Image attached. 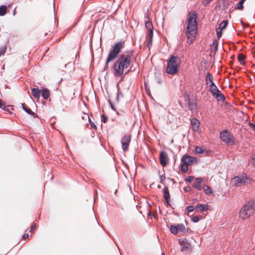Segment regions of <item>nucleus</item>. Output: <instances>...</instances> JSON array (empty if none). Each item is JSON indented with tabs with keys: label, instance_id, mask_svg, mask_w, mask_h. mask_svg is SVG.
<instances>
[{
	"label": "nucleus",
	"instance_id": "obj_24",
	"mask_svg": "<svg viewBox=\"0 0 255 255\" xmlns=\"http://www.w3.org/2000/svg\"><path fill=\"white\" fill-rule=\"evenodd\" d=\"M21 107L23 110L28 114L31 116L34 115V113L32 112L30 109L25 107L23 104H21Z\"/></svg>",
	"mask_w": 255,
	"mask_h": 255
},
{
	"label": "nucleus",
	"instance_id": "obj_31",
	"mask_svg": "<svg viewBox=\"0 0 255 255\" xmlns=\"http://www.w3.org/2000/svg\"><path fill=\"white\" fill-rule=\"evenodd\" d=\"M203 188L206 194H210L212 193V190L209 186H205Z\"/></svg>",
	"mask_w": 255,
	"mask_h": 255
},
{
	"label": "nucleus",
	"instance_id": "obj_42",
	"mask_svg": "<svg viewBox=\"0 0 255 255\" xmlns=\"http://www.w3.org/2000/svg\"><path fill=\"white\" fill-rule=\"evenodd\" d=\"M107 117L105 115H103L102 117V121L104 123H106L107 121Z\"/></svg>",
	"mask_w": 255,
	"mask_h": 255
},
{
	"label": "nucleus",
	"instance_id": "obj_21",
	"mask_svg": "<svg viewBox=\"0 0 255 255\" xmlns=\"http://www.w3.org/2000/svg\"><path fill=\"white\" fill-rule=\"evenodd\" d=\"M170 232L174 235H177L179 232L178 231V228L177 226L171 225L170 227Z\"/></svg>",
	"mask_w": 255,
	"mask_h": 255
},
{
	"label": "nucleus",
	"instance_id": "obj_56",
	"mask_svg": "<svg viewBox=\"0 0 255 255\" xmlns=\"http://www.w3.org/2000/svg\"><path fill=\"white\" fill-rule=\"evenodd\" d=\"M159 211L160 212H161L160 208H159Z\"/></svg>",
	"mask_w": 255,
	"mask_h": 255
},
{
	"label": "nucleus",
	"instance_id": "obj_13",
	"mask_svg": "<svg viewBox=\"0 0 255 255\" xmlns=\"http://www.w3.org/2000/svg\"><path fill=\"white\" fill-rule=\"evenodd\" d=\"M163 192L166 205L167 206H169L171 207V204L170 203V194L168 188L167 187H164L163 189Z\"/></svg>",
	"mask_w": 255,
	"mask_h": 255
},
{
	"label": "nucleus",
	"instance_id": "obj_43",
	"mask_svg": "<svg viewBox=\"0 0 255 255\" xmlns=\"http://www.w3.org/2000/svg\"><path fill=\"white\" fill-rule=\"evenodd\" d=\"M252 163L255 167V153L252 156Z\"/></svg>",
	"mask_w": 255,
	"mask_h": 255
},
{
	"label": "nucleus",
	"instance_id": "obj_45",
	"mask_svg": "<svg viewBox=\"0 0 255 255\" xmlns=\"http://www.w3.org/2000/svg\"><path fill=\"white\" fill-rule=\"evenodd\" d=\"M202 181V179L201 178H197L195 179V182L199 183H201Z\"/></svg>",
	"mask_w": 255,
	"mask_h": 255
},
{
	"label": "nucleus",
	"instance_id": "obj_12",
	"mask_svg": "<svg viewBox=\"0 0 255 255\" xmlns=\"http://www.w3.org/2000/svg\"><path fill=\"white\" fill-rule=\"evenodd\" d=\"M179 244L182 246L181 252H188L192 250L191 244L186 241H179Z\"/></svg>",
	"mask_w": 255,
	"mask_h": 255
},
{
	"label": "nucleus",
	"instance_id": "obj_33",
	"mask_svg": "<svg viewBox=\"0 0 255 255\" xmlns=\"http://www.w3.org/2000/svg\"><path fill=\"white\" fill-rule=\"evenodd\" d=\"M147 37L149 38V40L152 41L153 37V30L148 31V35Z\"/></svg>",
	"mask_w": 255,
	"mask_h": 255
},
{
	"label": "nucleus",
	"instance_id": "obj_5",
	"mask_svg": "<svg viewBox=\"0 0 255 255\" xmlns=\"http://www.w3.org/2000/svg\"><path fill=\"white\" fill-rule=\"evenodd\" d=\"M221 139L228 144H233L234 138L228 130H225L220 132Z\"/></svg>",
	"mask_w": 255,
	"mask_h": 255
},
{
	"label": "nucleus",
	"instance_id": "obj_38",
	"mask_svg": "<svg viewBox=\"0 0 255 255\" xmlns=\"http://www.w3.org/2000/svg\"><path fill=\"white\" fill-rule=\"evenodd\" d=\"M36 224L34 223H32V224L31 225V226L30 228L29 232H31L32 231H33L36 229Z\"/></svg>",
	"mask_w": 255,
	"mask_h": 255
},
{
	"label": "nucleus",
	"instance_id": "obj_20",
	"mask_svg": "<svg viewBox=\"0 0 255 255\" xmlns=\"http://www.w3.org/2000/svg\"><path fill=\"white\" fill-rule=\"evenodd\" d=\"M210 88L212 95L219 92V90L214 83L210 84Z\"/></svg>",
	"mask_w": 255,
	"mask_h": 255
},
{
	"label": "nucleus",
	"instance_id": "obj_17",
	"mask_svg": "<svg viewBox=\"0 0 255 255\" xmlns=\"http://www.w3.org/2000/svg\"><path fill=\"white\" fill-rule=\"evenodd\" d=\"M32 95L35 98L38 99L40 97V90L37 88H33L31 90Z\"/></svg>",
	"mask_w": 255,
	"mask_h": 255
},
{
	"label": "nucleus",
	"instance_id": "obj_18",
	"mask_svg": "<svg viewBox=\"0 0 255 255\" xmlns=\"http://www.w3.org/2000/svg\"><path fill=\"white\" fill-rule=\"evenodd\" d=\"M41 96L44 99L47 100L49 98L50 94L48 89H44L41 90Z\"/></svg>",
	"mask_w": 255,
	"mask_h": 255
},
{
	"label": "nucleus",
	"instance_id": "obj_35",
	"mask_svg": "<svg viewBox=\"0 0 255 255\" xmlns=\"http://www.w3.org/2000/svg\"><path fill=\"white\" fill-rule=\"evenodd\" d=\"M222 30L219 29V28H217L216 29L217 35V37L218 38H220L222 36Z\"/></svg>",
	"mask_w": 255,
	"mask_h": 255
},
{
	"label": "nucleus",
	"instance_id": "obj_3",
	"mask_svg": "<svg viewBox=\"0 0 255 255\" xmlns=\"http://www.w3.org/2000/svg\"><path fill=\"white\" fill-rule=\"evenodd\" d=\"M124 47V44L122 41L118 42L115 44L112 48L110 50L109 54L107 59L105 70H107L109 67V63L112 61L115 60L120 53L122 49Z\"/></svg>",
	"mask_w": 255,
	"mask_h": 255
},
{
	"label": "nucleus",
	"instance_id": "obj_7",
	"mask_svg": "<svg viewBox=\"0 0 255 255\" xmlns=\"http://www.w3.org/2000/svg\"><path fill=\"white\" fill-rule=\"evenodd\" d=\"M199 210H197L198 212L204 213L206 212V213H203L202 215L199 214L195 216L192 219V221L194 223L198 222L200 220L204 219L207 214V211L209 208H199Z\"/></svg>",
	"mask_w": 255,
	"mask_h": 255
},
{
	"label": "nucleus",
	"instance_id": "obj_4",
	"mask_svg": "<svg viewBox=\"0 0 255 255\" xmlns=\"http://www.w3.org/2000/svg\"><path fill=\"white\" fill-rule=\"evenodd\" d=\"M167 62L166 72L170 75L177 73L180 64V59L178 57L171 55Z\"/></svg>",
	"mask_w": 255,
	"mask_h": 255
},
{
	"label": "nucleus",
	"instance_id": "obj_55",
	"mask_svg": "<svg viewBox=\"0 0 255 255\" xmlns=\"http://www.w3.org/2000/svg\"><path fill=\"white\" fill-rule=\"evenodd\" d=\"M162 255H165L164 253H162Z\"/></svg>",
	"mask_w": 255,
	"mask_h": 255
},
{
	"label": "nucleus",
	"instance_id": "obj_34",
	"mask_svg": "<svg viewBox=\"0 0 255 255\" xmlns=\"http://www.w3.org/2000/svg\"><path fill=\"white\" fill-rule=\"evenodd\" d=\"M6 46H2L0 48V56L2 55H3L6 51Z\"/></svg>",
	"mask_w": 255,
	"mask_h": 255
},
{
	"label": "nucleus",
	"instance_id": "obj_39",
	"mask_svg": "<svg viewBox=\"0 0 255 255\" xmlns=\"http://www.w3.org/2000/svg\"><path fill=\"white\" fill-rule=\"evenodd\" d=\"M123 97V95H122V93L120 92V91H118V93H117V97H116V99L119 102V99Z\"/></svg>",
	"mask_w": 255,
	"mask_h": 255
},
{
	"label": "nucleus",
	"instance_id": "obj_37",
	"mask_svg": "<svg viewBox=\"0 0 255 255\" xmlns=\"http://www.w3.org/2000/svg\"><path fill=\"white\" fill-rule=\"evenodd\" d=\"M193 186L195 188H196L198 190H201V186L200 185V183H197L196 182L194 183Z\"/></svg>",
	"mask_w": 255,
	"mask_h": 255
},
{
	"label": "nucleus",
	"instance_id": "obj_53",
	"mask_svg": "<svg viewBox=\"0 0 255 255\" xmlns=\"http://www.w3.org/2000/svg\"><path fill=\"white\" fill-rule=\"evenodd\" d=\"M187 207L191 208V207H193L192 206L189 205V206H188Z\"/></svg>",
	"mask_w": 255,
	"mask_h": 255
},
{
	"label": "nucleus",
	"instance_id": "obj_48",
	"mask_svg": "<svg viewBox=\"0 0 255 255\" xmlns=\"http://www.w3.org/2000/svg\"><path fill=\"white\" fill-rule=\"evenodd\" d=\"M152 45V41H150L149 40L147 44V46L149 48L150 46H151Z\"/></svg>",
	"mask_w": 255,
	"mask_h": 255
},
{
	"label": "nucleus",
	"instance_id": "obj_27",
	"mask_svg": "<svg viewBox=\"0 0 255 255\" xmlns=\"http://www.w3.org/2000/svg\"><path fill=\"white\" fill-rule=\"evenodd\" d=\"M7 12V7L5 5H2L0 7V15L3 16Z\"/></svg>",
	"mask_w": 255,
	"mask_h": 255
},
{
	"label": "nucleus",
	"instance_id": "obj_1",
	"mask_svg": "<svg viewBox=\"0 0 255 255\" xmlns=\"http://www.w3.org/2000/svg\"><path fill=\"white\" fill-rule=\"evenodd\" d=\"M132 52L126 51L120 55L113 65L114 74L117 77L123 74L125 69L130 65Z\"/></svg>",
	"mask_w": 255,
	"mask_h": 255
},
{
	"label": "nucleus",
	"instance_id": "obj_28",
	"mask_svg": "<svg viewBox=\"0 0 255 255\" xmlns=\"http://www.w3.org/2000/svg\"><path fill=\"white\" fill-rule=\"evenodd\" d=\"M245 57V56L243 54H240L238 56V60L242 65H244L245 63L244 61Z\"/></svg>",
	"mask_w": 255,
	"mask_h": 255
},
{
	"label": "nucleus",
	"instance_id": "obj_40",
	"mask_svg": "<svg viewBox=\"0 0 255 255\" xmlns=\"http://www.w3.org/2000/svg\"><path fill=\"white\" fill-rule=\"evenodd\" d=\"M194 178V177L193 176H187L186 179H185V181L186 182H191L192 181V180Z\"/></svg>",
	"mask_w": 255,
	"mask_h": 255
},
{
	"label": "nucleus",
	"instance_id": "obj_8",
	"mask_svg": "<svg viewBox=\"0 0 255 255\" xmlns=\"http://www.w3.org/2000/svg\"><path fill=\"white\" fill-rule=\"evenodd\" d=\"M130 135H125L121 139L122 149L124 151H127L130 142Z\"/></svg>",
	"mask_w": 255,
	"mask_h": 255
},
{
	"label": "nucleus",
	"instance_id": "obj_51",
	"mask_svg": "<svg viewBox=\"0 0 255 255\" xmlns=\"http://www.w3.org/2000/svg\"><path fill=\"white\" fill-rule=\"evenodd\" d=\"M91 126L93 128H96V126L94 123H91Z\"/></svg>",
	"mask_w": 255,
	"mask_h": 255
},
{
	"label": "nucleus",
	"instance_id": "obj_54",
	"mask_svg": "<svg viewBox=\"0 0 255 255\" xmlns=\"http://www.w3.org/2000/svg\"><path fill=\"white\" fill-rule=\"evenodd\" d=\"M241 0L244 2L246 0Z\"/></svg>",
	"mask_w": 255,
	"mask_h": 255
},
{
	"label": "nucleus",
	"instance_id": "obj_19",
	"mask_svg": "<svg viewBox=\"0 0 255 255\" xmlns=\"http://www.w3.org/2000/svg\"><path fill=\"white\" fill-rule=\"evenodd\" d=\"M213 95L215 96L217 100L219 101H224L225 99V96L222 93H221L220 90L219 91V92L216 93Z\"/></svg>",
	"mask_w": 255,
	"mask_h": 255
},
{
	"label": "nucleus",
	"instance_id": "obj_36",
	"mask_svg": "<svg viewBox=\"0 0 255 255\" xmlns=\"http://www.w3.org/2000/svg\"><path fill=\"white\" fill-rule=\"evenodd\" d=\"M196 153H201L203 152V149L199 146H196L195 149Z\"/></svg>",
	"mask_w": 255,
	"mask_h": 255
},
{
	"label": "nucleus",
	"instance_id": "obj_46",
	"mask_svg": "<svg viewBox=\"0 0 255 255\" xmlns=\"http://www.w3.org/2000/svg\"><path fill=\"white\" fill-rule=\"evenodd\" d=\"M29 237V235L28 234H24L23 236H22V239L23 240H25L26 239H27Z\"/></svg>",
	"mask_w": 255,
	"mask_h": 255
},
{
	"label": "nucleus",
	"instance_id": "obj_14",
	"mask_svg": "<svg viewBox=\"0 0 255 255\" xmlns=\"http://www.w3.org/2000/svg\"><path fill=\"white\" fill-rule=\"evenodd\" d=\"M199 121L196 118H193L191 120L192 129L195 131H197L199 129Z\"/></svg>",
	"mask_w": 255,
	"mask_h": 255
},
{
	"label": "nucleus",
	"instance_id": "obj_25",
	"mask_svg": "<svg viewBox=\"0 0 255 255\" xmlns=\"http://www.w3.org/2000/svg\"><path fill=\"white\" fill-rule=\"evenodd\" d=\"M206 80L207 83H208V82H209L210 84L214 83L213 82V76L212 74H210L209 73H207L206 77Z\"/></svg>",
	"mask_w": 255,
	"mask_h": 255
},
{
	"label": "nucleus",
	"instance_id": "obj_10",
	"mask_svg": "<svg viewBox=\"0 0 255 255\" xmlns=\"http://www.w3.org/2000/svg\"><path fill=\"white\" fill-rule=\"evenodd\" d=\"M181 162L187 165H190L197 162L196 158L184 155L181 158Z\"/></svg>",
	"mask_w": 255,
	"mask_h": 255
},
{
	"label": "nucleus",
	"instance_id": "obj_22",
	"mask_svg": "<svg viewBox=\"0 0 255 255\" xmlns=\"http://www.w3.org/2000/svg\"><path fill=\"white\" fill-rule=\"evenodd\" d=\"M255 207V200H250L247 204H246L243 207Z\"/></svg>",
	"mask_w": 255,
	"mask_h": 255
},
{
	"label": "nucleus",
	"instance_id": "obj_52",
	"mask_svg": "<svg viewBox=\"0 0 255 255\" xmlns=\"http://www.w3.org/2000/svg\"><path fill=\"white\" fill-rule=\"evenodd\" d=\"M188 211L189 212H193L194 209V208H188Z\"/></svg>",
	"mask_w": 255,
	"mask_h": 255
},
{
	"label": "nucleus",
	"instance_id": "obj_26",
	"mask_svg": "<svg viewBox=\"0 0 255 255\" xmlns=\"http://www.w3.org/2000/svg\"><path fill=\"white\" fill-rule=\"evenodd\" d=\"M152 208H150L149 210L148 215L149 216H152L154 217L155 219H157V213L156 211H154L152 209Z\"/></svg>",
	"mask_w": 255,
	"mask_h": 255
},
{
	"label": "nucleus",
	"instance_id": "obj_6",
	"mask_svg": "<svg viewBox=\"0 0 255 255\" xmlns=\"http://www.w3.org/2000/svg\"><path fill=\"white\" fill-rule=\"evenodd\" d=\"M254 208H241L239 212V216L243 219L248 218L253 213Z\"/></svg>",
	"mask_w": 255,
	"mask_h": 255
},
{
	"label": "nucleus",
	"instance_id": "obj_32",
	"mask_svg": "<svg viewBox=\"0 0 255 255\" xmlns=\"http://www.w3.org/2000/svg\"><path fill=\"white\" fill-rule=\"evenodd\" d=\"M243 3H244V2H243L242 1L240 0L237 4V8L238 9H240V10H242L244 8V5H243Z\"/></svg>",
	"mask_w": 255,
	"mask_h": 255
},
{
	"label": "nucleus",
	"instance_id": "obj_11",
	"mask_svg": "<svg viewBox=\"0 0 255 255\" xmlns=\"http://www.w3.org/2000/svg\"><path fill=\"white\" fill-rule=\"evenodd\" d=\"M159 160L160 164L164 167L167 165L168 162V157L165 152H161L159 155Z\"/></svg>",
	"mask_w": 255,
	"mask_h": 255
},
{
	"label": "nucleus",
	"instance_id": "obj_9",
	"mask_svg": "<svg viewBox=\"0 0 255 255\" xmlns=\"http://www.w3.org/2000/svg\"><path fill=\"white\" fill-rule=\"evenodd\" d=\"M246 180L243 176H235L231 181V184L235 186H240L246 183Z\"/></svg>",
	"mask_w": 255,
	"mask_h": 255
},
{
	"label": "nucleus",
	"instance_id": "obj_50",
	"mask_svg": "<svg viewBox=\"0 0 255 255\" xmlns=\"http://www.w3.org/2000/svg\"><path fill=\"white\" fill-rule=\"evenodd\" d=\"M196 207H202V208H203V207H205V205H203V204H200L199 205H197Z\"/></svg>",
	"mask_w": 255,
	"mask_h": 255
},
{
	"label": "nucleus",
	"instance_id": "obj_15",
	"mask_svg": "<svg viewBox=\"0 0 255 255\" xmlns=\"http://www.w3.org/2000/svg\"><path fill=\"white\" fill-rule=\"evenodd\" d=\"M188 108L190 111H194L196 108V104L195 100L188 99Z\"/></svg>",
	"mask_w": 255,
	"mask_h": 255
},
{
	"label": "nucleus",
	"instance_id": "obj_16",
	"mask_svg": "<svg viewBox=\"0 0 255 255\" xmlns=\"http://www.w3.org/2000/svg\"><path fill=\"white\" fill-rule=\"evenodd\" d=\"M145 18L146 19V20H145V26L148 31L153 30L152 24L151 21L149 20L148 16H145Z\"/></svg>",
	"mask_w": 255,
	"mask_h": 255
},
{
	"label": "nucleus",
	"instance_id": "obj_47",
	"mask_svg": "<svg viewBox=\"0 0 255 255\" xmlns=\"http://www.w3.org/2000/svg\"><path fill=\"white\" fill-rule=\"evenodd\" d=\"M249 126L255 131V125L254 124L250 123Z\"/></svg>",
	"mask_w": 255,
	"mask_h": 255
},
{
	"label": "nucleus",
	"instance_id": "obj_49",
	"mask_svg": "<svg viewBox=\"0 0 255 255\" xmlns=\"http://www.w3.org/2000/svg\"><path fill=\"white\" fill-rule=\"evenodd\" d=\"M110 105H111V108H112L113 110L115 111V108H114V105L111 103V101L110 102Z\"/></svg>",
	"mask_w": 255,
	"mask_h": 255
},
{
	"label": "nucleus",
	"instance_id": "obj_41",
	"mask_svg": "<svg viewBox=\"0 0 255 255\" xmlns=\"http://www.w3.org/2000/svg\"><path fill=\"white\" fill-rule=\"evenodd\" d=\"M0 108L2 109L5 110L6 106L2 103V101L0 99Z\"/></svg>",
	"mask_w": 255,
	"mask_h": 255
},
{
	"label": "nucleus",
	"instance_id": "obj_23",
	"mask_svg": "<svg viewBox=\"0 0 255 255\" xmlns=\"http://www.w3.org/2000/svg\"><path fill=\"white\" fill-rule=\"evenodd\" d=\"M178 232L182 233H185L186 232V228L184 224H180L177 225Z\"/></svg>",
	"mask_w": 255,
	"mask_h": 255
},
{
	"label": "nucleus",
	"instance_id": "obj_29",
	"mask_svg": "<svg viewBox=\"0 0 255 255\" xmlns=\"http://www.w3.org/2000/svg\"><path fill=\"white\" fill-rule=\"evenodd\" d=\"M228 24V22L227 21L224 20L220 23L219 25V28L222 30L225 29Z\"/></svg>",
	"mask_w": 255,
	"mask_h": 255
},
{
	"label": "nucleus",
	"instance_id": "obj_2",
	"mask_svg": "<svg viewBox=\"0 0 255 255\" xmlns=\"http://www.w3.org/2000/svg\"><path fill=\"white\" fill-rule=\"evenodd\" d=\"M196 14L195 12H190L188 15L187 26L186 35L187 37V42L190 44L194 41L197 31L196 23Z\"/></svg>",
	"mask_w": 255,
	"mask_h": 255
},
{
	"label": "nucleus",
	"instance_id": "obj_30",
	"mask_svg": "<svg viewBox=\"0 0 255 255\" xmlns=\"http://www.w3.org/2000/svg\"><path fill=\"white\" fill-rule=\"evenodd\" d=\"M188 165L182 163L181 166V170L183 172H186L188 170Z\"/></svg>",
	"mask_w": 255,
	"mask_h": 255
},
{
	"label": "nucleus",
	"instance_id": "obj_44",
	"mask_svg": "<svg viewBox=\"0 0 255 255\" xmlns=\"http://www.w3.org/2000/svg\"><path fill=\"white\" fill-rule=\"evenodd\" d=\"M212 0H204L203 3L205 5L208 4Z\"/></svg>",
	"mask_w": 255,
	"mask_h": 255
}]
</instances>
